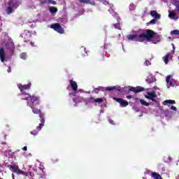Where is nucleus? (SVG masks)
I'll use <instances>...</instances> for the list:
<instances>
[{
	"mask_svg": "<svg viewBox=\"0 0 179 179\" xmlns=\"http://www.w3.org/2000/svg\"><path fill=\"white\" fill-rule=\"evenodd\" d=\"M18 89L20 90L21 100L27 101V106L30 107L34 114H40L41 118L43 121V114H41V105L40 103V97L34 95H30L29 93L24 92V90H29L31 87V83H29L26 85L18 84Z\"/></svg>",
	"mask_w": 179,
	"mask_h": 179,
	"instance_id": "1",
	"label": "nucleus"
},
{
	"mask_svg": "<svg viewBox=\"0 0 179 179\" xmlns=\"http://www.w3.org/2000/svg\"><path fill=\"white\" fill-rule=\"evenodd\" d=\"M141 38L142 40H146L147 41H152V38H156V37H159L157 33L155 32V31L152 29H147L145 30V33L140 34L138 35L135 34H130L127 36V39L129 41H139V39Z\"/></svg>",
	"mask_w": 179,
	"mask_h": 179,
	"instance_id": "2",
	"label": "nucleus"
},
{
	"mask_svg": "<svg viewBox=\"0 0 179 179\" xmlns=\"http://www.w3.org/2000/svg\"><path fill=\"white\" fill-rule=\"evenodd\" d=\"M35 114H38L39 115L41 123H39V125L38 127H36L37 130H34L32 131H30L31 135H34V136H36V135L38 134V131H41L43 127H44V124H45V119L44 117V113H43L41 112V114L43 115L42 119H41V116L40 115V113H35Z\"/></svg>",
	"mask_w": 179,
	"mask_h": 179,
	"instance_id": "3",
	"label": "nucleus"
},
{
	"mask_svg": "<svg viewBox=\"0 0 179 179\" xmlns=\"http://www.w3.org/2000/svg\"><path fill=\"white\" fill-rule=\"evenodd\" d=\"M19 8V2L10 1L8 2V7L6 8V13L8 15H10V13H13L15 12V9Z\"/></svg>",
	"mask_w": 179,
	"mask_h": 179,
	"instance_id": "4",
	"label": "nucleus"
},
{
	"mask_svg": "<svg viewBox=\"0 0 179 179\" xmlns=\"http://www.w3.org/2000/svg\"><path fill=\"white\" fill-rule=\"evenodd\" d=\"M50 29H53L55 31H57L59 34H64L65 33V30L64 28L59 24V23H55L50 25Z\"/></svg>",
	"mask_w": 179,
	"mask_h": 179,
	"instance_id": "5",
	"label": "nucleus"
},
{
	"mask_svg": "<svg viewBox=\"0 0 179 179\" xmlns=\"http://www.w3.org/2000/svg\"><path fill=\"white\" fill-rule=\"evenodd\" d=\"M24 38V43H30V38H31V33L29 30H24L20 35Z\"/></svg>",
	"mask_w": 179,
	"mask_h": 179,
	"instance_id": "6",
	"label": "nucleus"
},
{
	"mask_svg": "<svg viewBox=\"0 0 179 179\" xmlns=\"http://www.w3.org/2000/svg\"><path fill=\"white\" fill-rule=\"evenodd\" d=\"M156 97H157V95H156V92L155 91L152 92H147V95H145V98L148 100H151V101H154L156 103Z\"/></svg>",
	"mask_w": 179,
	"mask_h": 179,
	"instance_id": "7",
	"label": "nucleus"
},
{
	"mask_svg": "<svg viewBox=\"0 0 179 179\" xmlns=\"http://www.w3.org/2000/svg\"><path fill=\"white\" fill-rule=\"evenodd\" d=\"M113 100H115L117 103H119L120 104L121 107H127V106L129 105V103H128L127 101L124 100L122 98H113Z\"/></svg>",
	"mask_w": 179,
	"mask_h": 179,
	"instance_id": "8",
	"label": "nucleus"
},
{
	"mask_svg": "<svg viewBox=\"0 0 179 179\" xmlns=\"http://www.w3.org/2000/svg\"><path fill=\"white\" fill-rule=\"evenodd\" d=\"M129 92H134V93H141V92H143L145 88L142 87H129Z\"/></svg>",
	"mask_w": 179,
	"mask_h": 179,
	"instance_id": "9",
	"label": "nucleus"
},
{
	"mask_svg": "<svg viewBox=\"0 0 179 179\" xmlns=\"http://www.w3.org/2000/svg\"><path fill=\"white\" fill-rule=\"evenodd\" d=\"M69 83L72 90L76 92L78 90V83L73 80H70Z\"/></svg>",
	"mask_w": 179,
	"mask_h": 179,
	"instance_id": "10",
	"label": "nucleus"
},
{
	"mask_svg": "<svg viewBox=\"0 0 179 179\" xmlns=\"http://www.w3.org/2000/svg\"><path fill=\"white\" fill-rule=\"evenodd\" d=\"M150 15L156 20H159L160 17H162V15H160L156 10H151Z\"/></svg>",
	"mask_w": 179,
	"mask_h": 179,
	"instance_id": "11",
	"label": "nucleus"
},
{
	"mask_svg": "<svg viewBox=\"0 0 179 179\" xmlns=\"http://www.w3.org/2000/svg\"><path fill=\"white\" fill-rule=\"evenodd\" d=\"M8 169L11 170V171H13V173H17L19 172V166L14 164V165H8Z\"/></svg>",
	"mask_w": 179,
	"mask_h": 179,
	"instance_id": "12",
	"label": "nucleus"
},
{
	"mask_svg": "<svg viewBox=\"0 0 179 179\" xmlns=\"http://www.w3.org/2000/svg\"><path fill=\"white\" fill-rule=\"evenodd\" d=\"M43 171L41 169H35V178H41L43 177Z\"/></svg>",
	"mask_w": 179,
	"mask_h": 179,
	"instance_id": "13",
	"label": "nucleus"
},
{
	"mask_svg": "<svg viewBox=\"0 0 179 179\" xmlns=\"http://www.w3.org/2000/svg\"><path fill=\"white\" fill-rule=\"evenodd\" d=\"M0 59L1 62H5V49L3 48H0Z\"/></svg>",
	"mask_w": 179,
	"mask_h": 179,
	"instance_id": "14",
	"label": "nucleus"
},
{
	"mask_svg": "<svg viewBox=\"0 0 179 179\" xmlns=\"http://www.w3.org/2000/svg\"><path fill=\"white\" fill-rule=\"evenodd\" d=\"M162 104L163 106H169V104H176V101L171 99H166L163 101Z\"/></svg>",
	"mask_w": 179,
	"mask_h": 179,
	"instance_id": "15",
	"label": "nucleus"
},
{
	"mask_svg": "<svg viewBox=\"0 0 179 179\" xmlns=\"http://www.w3.org/2000/svg\"><path fill=\"white\" fill-rule=\"evenodd\" d=\"M80 3H90V5L94 6L96 5V2L94 1L90 0H79Z\"/></svg>",
	"mask_w": 179,
	"mask_h": 179,
	"instance_id": "16",
	"label": "nucleus"
},
{
	"mask_svg": "<svg viewBox=\"0 0 179 179\" xmlns=\"http://www.w3.org/2000/svg\"><path fill=\"white\" fill-rule=\"evenodd\" d=\"M176 16H177V14L174 10H169V17L170 19H176Z\"/></svg>",
	"mask_w": 179,
	"mask_h": 179,
	"instance_id": "17",
	"label": "nucleus"
},
{
	"mask_svg": "<svg viewBox=\"0 0 179 179\" xmlns=\"http://www.w3.org/2000/svg\"><path fill=\"white\" fill-rule=\"evenodd\" d=\"M151 177H152V178H154V179H163V178H162V176H160V174H159L156 172H152L151 173Z\"/></svg>",
	"mask_w": 179,
	"mask_h": 179,
	"instance_id": "18",
	"label": "nucleus"
},
{
	"mask_svg": "<svg viewBox=\"0 0 179 179\" xmlns=\"http://www.w3.org/2000/svg\"><path fill=\"white\" fill-rule=\"evenodd\" d=\"M104 90H106V88L103 87H98L96 88H94L93 90L94 93H99V92H104Z\"/></svg>",
	"mask_w": 179,
	"mask_h": 179,
	"instance_id": "19",
	"label": "nucleus"
},
{
	"mask_svg": "<svg viewBox=\"0 0 179 179\" xmlns=\"http://www.w3.org/2000/svg\"><path fill=\"white\" fill-rule=\"evenodd\" d=\"M35 170H36V169H34L33 170L29 171L28 172V177H29V176L31 178H33V177H35V173H36Z\"/></svg>",
	"mask_w": 179,
	"mask_h": 179,
	"instance_id": "20",
	"label": "nucleus"
},
{
	"mask_svg": "<svg viewBox=\"0 0 179 179\" xmlns=\"http://www.w3.org/2000/svg\"><path fill=\"white\" fill-rule=\"evenodd\" d=\"M170 57V53L166 54L165 56L163 57V60L165 64H169V58Z\"/></svg>",
	"mask_w": 179,
	"mask_h": 179,
	"instance_id": "21",
	"label": "nucleus"
},
{
	"mask_svg": "<svg viewBox=\"0 0 179 179\" xmlns=\"http://www.w3.org/2000/svg\"><path fill=\"white\" fill-rule=\"evenodd\" d=\"M17 174H21L22 176H25V177H29V172H24L20 169L18 170Z\"/></svg>",
	"mask_w": 179,
	"mask_h": 179,
	"instance_id": "22",
	"label": "nucleus"
},
{
	"mask_svg": "<svg viewBox=\"0 0 179 179\" xmlns=\"http://www.w3.org/2000/svg\"><path fill=\"white\" fill-rule=\"evenodd\" d=\"M49 10L50 13H57L58 12V8L55 7H50Z\"/></svg>",
	"mask_w": 179,
	"mask_h": 179,
	"instance_id": "23",
	"label": "nucleus"
},
{
	"mask_svg": "<svg viewBox=\"0 0 179 179\" xmlns=\"http://www.w3.org/2000/svg\"><path fill=\"white\" fill-rule=\"evenodd\" d=\"M140 103L142 106H145V107H149V106H150V103L145 101L143 99H140Z\"/></svg>",
	"mask_w": 179,
	"mask_h": 179,
	"instance_id": "24",
	"label": "nucleus"
},
{
	"mask_svg": "<svg viewBox=\"0 0 179 179\" xmlns=\"http://www.w3.org/2000/svg\"><path fill=\"white\" fill-rule=\"evenodd\" d=\"M21 59H26L27 58V52H22L20 55Z\"/></svg>",
	"mask_w": 179,
	"mask_h": 179,
	"instance_id": "25",
	"label": "nucleus"
},
{
	"mask_svg": "<svg viewBox=\"0 0 179 179\" xmlns=\"http://www.w3.org/2000/svg\"><path fill=\"white\" fill-rule=\"evenodd\" d=\"M106 92H113V90H115V87H107L105 88Z\"/></svg>",
	"mask_w": 179,
	"mask_h": 179,
	"instance_id": "26",
	"label": "nucleus"
},
{
	"mask_svg": "<svg viewBox=\"0 0 179 179\" xmlns=\"http://www.w3.org/2000/svg\"><path fill=\"white\" fill-rule=\"evenodd\" d=\"M113 26L115 29H117V30H121V25L120 24V23L113 24Z\"/></svg>",
	"mask_w": 179,
	"mask_h": 179,
	"instance_id": "27",
	"label": "nucleus"
},
{
	"mask_svg": "<svg viewBox=\"0 0 179 179\" xmlns=\"http://www.w3.org/2000/svg\"><path fill=\"white\" fill-rule=\"evenodd\" d=\"M171 34H174L175 36H179V30L175 29L171 32Z\"/></svg>",
	"mask_w": 179,
	"mask_h": 179,
	"instance_id": "28",
	"label": "nucleus"
},
{
	"mask_svg": "<svg viewBox=\"0 0 179 179\" xmlns=\"http://www.w3.org/2000/svg\"><path fill=\"white\" fill-rule=\"evenodd\" d=\"M94 103H103V100L101 98L95 99L94 100Z\"/></svg>",
	"mask_w": 179,
	"mask_h": 179,
	"instance_id": "29",
	"label": "nucleus"
},
{
	"mask_svg": "<svg viewBox=\"0 0 179 179\" xmlns=\"http://www.w3.org/2000/svg\"><path fill=\"white\" fill-rule=\"evenodd\" d=\"M41 5H44L45 3L50 4V0H43L40 2Z\"/></svg>",
	"mask_w": 179,
	"mask_h": 179,
	"instance_id": "30",
	"label": "nucleus"
},
{
	"mask_svg": "<svg viewBox=\"0 0 179 179\" xmlns=\"http://www.w3.org/2000/svg\"><path fill=\"white\" fill-rule=\"evenodd\" d=\"M144 65H145V66H149V65H151V63L149 60H145Z\"/></svg>",
	"mask_w": 179,
	"mask_h": 179,
	"instance_id": "31",
	"label": "nucleus"
},
{
	"mask_svg": "<svg viewBox=\"0 0 179 179\" xmlns=\"http://www.w3.org/2000/svg\"><path fill=\"white\" fill-rule=\"evenodd\" d=\"M149 24H156V20L152 19L150 21Z\"/></svg>",
	"mask_w": 179,
	"mask_h": 179,
	"instance_id": "32",
	"label": "nucleus"
},
{
	"mask_svg": "<svg viewBox=\"0 0 179 179\" xmlns=\"http://www.w3.org/2000/svg\"><path fill=\"white\" fill-rule=\"evenodd\" d=\"M170 78H171V76H166V83H170Z\"/></svg>",
	"mask_w": 179,
	"mask_h": 179,
	"instance_id": "33",
	"label": "nucleus"
},
{
	"mask_svg": "<svg viewBox=\"0 0 179 179\" xmlns=\"http://www.w3.org/2000/svg\"><path fill=\"white\" fill-rule=\"evenodd\" d=\"M49 3H52V5H57V1L54 0H49Z\"/></svg>",
	"mask_w": 179,
	"mask_h": 179,
	"instance_id": "34",
	"label": "nucleus"
},
{
	"mask_svg": "<svg viewBox=\"0 0 179 179\" xmlns=\"http://www.w3.org/2000/svg\"><path fill=\"white\" fill-rule=\"evenodd\" d=\"M171 109L173 110V111H176L177 110V107L172 106H171Z\"/></svg>",
	"mask_w": 179,
	"mask_h": 179,
	"instance_id": "35",
	"label": "nucleus"
},
{
	"mask_svg": "<svg viewBox=\"0 0 179 179\" xmlns=\"http://www.w3.org/2000/svg\"><path fill=\"white\" fill-rule=\"evenodd\" d=\"M115 90H117V92H122V88H121L120 87H118L117 88L115 87Z\"/></svg>",
	"mask_w": 179,
	"mask_h": 179,
	"instance_id": "36",
	"label": "nucleus"
},
{
	"mask_svg": "<svg viewBox=\"0 0 179 179\" xmlns=\"http://www.w3.org/2000/svg\"><path fill=\"white\" fill-rule=\"evenodd\" d=\"M30 44L32 47H36V45H34V42H30Z\"/></svg>",
	"mask_w": 179,
	"mask_h": 179,
	"instance_id": "37",
	"label": "nucleus"
},
{
	"mask_svg": "<svg viewBox=\"0 0 179 179\" xmlns=\"http://www.w3.org/2000/svg\"><path fill=\"white\" fill-rule=\"evenodd\" d=\"M22 150H24L25 152L27 150V146H24L23 148H22Z\"/></svg>",
	"mask_w": 179,
	"mask_h": 179,
	"instance_id": "38",
	"label": "nucleus"
},
{
	"mask_svg": "<svg viewBox=\"0 0 179 179\" xmlns=\"http://www.w3.org/2000/svg\"><path fill=\"white\" fill-rule=\"evenodd\" d=\"M126 97H127V99H132V96H131V95H130V96L128 95V96H127Z\"/></svg>",
	"mask_w": 179,
	"mask_h": 179,
	"instance_id": "39",
	"label": "nucleus"
},
{
	"mask_svg": "<svg viewBox=\"0 0 179 179\" xmlns=\"http://www.w3.org/2000/svg\"><path fill=\"white\" fill-rule=\"evenodd\" d=\"M169 83H170L171 86L173 85V83H171V82H169Z\"/></svg>",
	"mask_w": 179,
	"mask_h": 179,
	"instance_id": "40",
	"label": "nucleus"
},
{
	"mask_svg": "<svg viewBox=\"0 0 179 179\" xmlns=\"http://www.w3.org/2000/svg\"><path fill=\"white\" fill-rule=\"evenodd\" d=\"M124 90H127V89H128V87H124Z\"/></svg>",
	"mask_w": 179,
	"mask_h": 179,
	"instance_id": "41",
	"label": "nucleus"
},
{
	"mask_svg": "<svg viewBox=\"0 0 179 179\" xmlns=\"http://www.w3.org/2000/svg\"><path fill=\"white\" fill-rule=\"evenodd\" d=\"M118 36H119V37H120L121 36V34H119Z\"/></svg>",
	"mask_w": 179,
	"mask_h": 179,
	"instance_id": "42",
	"label": "nucleus"
},
{
	"mask_svg": "<svg viewBox=\"0 0 179 179\" xmlns=\"http://www.w3.org/2000/svg\"><path fill=\"white\" fill-rule=\"evenodd\" d=\"M176 19H178V17H176Z\"/></svg>",
	"mask_w": 179,
	"mask_h": 179,
	"instance_id": "43",
	"label": "nucleus"
},
{
	"mask_svg": "<svg viewBox=\"0 0 179 179\" xmlns=\"http://www.w3.org/2000/svg\"><path fill=\"white\" fill-rule=\"evenodd\" d=\"M0 179H3V178H0Z\"/></svg>",
	"mask_w": 179,
	"mask_h": 179,
	"instance_id": "44",
	"label": "nucleus"
}]
</instances>
